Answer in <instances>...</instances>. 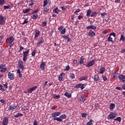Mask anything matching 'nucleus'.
<instances>
[{
    "label": "nucleus",
    "mask_w": 125,
    "mask_h": 125,
    "mask_svg": "<svg viewBox=\"0 0 125 125\" xmlns=\"http://www.w3.org/2000/svg\"><path fill=\"white\" fill-rule=\"evenodd\" d=\"M97 14V12H93L91 14V17H94V16H96Z\"/></svg>",
    "instance_id": "obj_41"
},
{
    "label": "nucleus",
    "mask_w": 125,
    "mask_h": 125,
    "mask_svg": "<svg viewBox=\"0 0 125 125\" xmlns=\"http://www.w3.org/2000/svg\"><path fill=\"white\" fill-rule=\"evenodd\" d=\"M5 2V0H0V5H3Z\"/></svg>",
    "instance_id": "obj_44"
},
{
    "label": "nucleus",
    "mask_w": 125,
    "mask_h": 125,
    "mask_svg": "<svg viewBox=\"0 0 125 125\" xmlns=\"http://www.w3.org/2000/svg\"><path fill=\"white\" fill-rule=\"evenodd\" d=\"M29 52H30V50L28 49L27 51H24L23 52V58H22V60L24 62H26V61H27V56H28V55H29Z\"/></svg>",
    "instance_id": "obj_5"
},
{
    "label": "nucleus",
    "mask_w": 125,
    "mask_h": 125,
    "mask_svg": "<svg viewBox=\"0 0 125 125\" xmlns=\"http://www.w3.org/2000/svg\"><path fill=\"white\" fill-rule=\"evenodd\" d=\"M48 10H49V7L48 6L44 7L43 12V13H47L48 12Z\"/></svg>",
    "instance_id": "obj_23"
},
{
    "label": "nucleus",
    "mask_w": 125,
    "mask_h": 125,
    "mask_svg": "<svg viewBox=\"0 0 125 125\" xmlns=\"http://www.w3.org/2000/svg\"><path fill=\"white\" fill-rule=\"evenodd\" d=\"M46 24H47V23L46 22V21H43L42 23V26L44 27L45 26H46Z\"/></svg>",
    "instance_id": "obj_56"
},
{
    "label": "nucleus",
    "mask_w": 125,
    "mask_h": 125,
    "mask_svg": "<svg viewBox=\"0 0 125 125\" xmlns=\"http://www.w3.org/2000/svg\"><path fill=\"white\" fill-rule=\"evenodd\" d=\"M64 77H65V74L64 73H62L60 74V76H59V81L60 82H62V80H63Z\"/></svg>",
    "instance_id": "obj_17"
},
{
    "label": "nucleus",
    "mask_w": 125,
    "mask_h": 125,
    "mask_svg": "<svg viewBox=\"0 0 125 125\" xmlns=\"http://www.w3.org/2000/svg\"><path fill=\"white\" fill-rule=\"evenodd\" d=\"M5 18L2 16V15H0V25L5 24Z\"/></svg>",
    "instance_id": "obj_8"
},
{
    "label": "nucleus",
    "mask_w": 125,
    "mask_h": 125,
    "mask_svg": "<svg viewBox=\"0 0 125 125\" xmlns=\"http://www.w3.org/2000/svg\"><path fill=\"white\" fill-rule=\"evenodd\" d=\"M30 10H31V9H30V8H27L25 10H23L22 11V13H27V12H29Z\"/></svg>",
    "instance_id": "obj_39"
},
{
    "label": "nucleus",
    "mask_w": 125,
    "mask_h": 125,
    "mask_svg": "<svg viewBox=\"0 0 125 125\" xmlns=\"http://www.w3.org/2000/svg\"><path fill=\"white\" fill-rule=\"evenodd\" d=\"M91 14V10L90 9H89L88 10H87L86 17H89Z\"/></svg>",
    "instance_id": "obj_29"
},
{
    "label": "nucleus",
    "mask_w": 125,
    "mask_h": 125,
    "mask_svg": "<svg viewBox=\"0 0 125 125\" xmlns=\"http://www.w3.org/2000/svg\"><path fill=\"white\" fill-rule=\"evenodd\" d=\"M53 98H54V99H58V98H60V95H57L56 94H54L53 95Z\"/></svg>",
    "instance_id": "obj_38"
},
{
    "label": "nucleus",
    "mask_w": 125,
    "mask_h": 125,
    "mask_svg": "<svg viewBox=\"0 0 125 125\" xmlns=\"http://www.w3.org/2000/svg\"><path fill=\"white\" fill-rule=\"evenodd\" d=\"M61 115V112H54L52 113V117H53V121H58V122H62L63 120L67 118V115L65 114ZM59 116V117H57Z\"/></svg>",
    "instance_id": "obj_1"
},
{
    "label": "nucleus",
    "mask_w": 125,
    "mask_h": 125,
    "mask_svg": "<svg viewBox=\"0 0 125 125\" xmlns=\"http://www.w3.org/2000/svg\"><path fill=\"white\" fill-rule=\"evenodd\" d=\"M33 125H38V122H37V120H35L34 122H33Z\"/></svg>",
    "instance_id": "obj_57"
},
{
    "label": "nucleus",
    "mask_w": 125,
    "mask_h": 125,
    "mask_svg": "<svg viewBox=\"0 0 125 125\" xmlns=\"http://www.w3.org/2000/svg\"><path fill=\"white\" fill-rule=\"evenodd\" d=\"M107 42H113V38L111 37V36H109L107 39Z\"/></svg>",
    "instance_id": "obj_42"
},
{
    "label": "nucleus",
    "mask_w": 125,
    "mask_h": 125,
    "mask_svg": "<svg viewBox=\"0 0 125 125\" xmlns=\"http://www.w3.org/2000/svg\"><path fill=\"white\" fill-rule=\"evenodd\" d=\"M117 115V112H112L107 116V119L108 120H114Z\"/></svg>",
    "instance_id": "obj_4"
},
{
    "label": "nucleus",
    "mask_w": 125,
    "mask_h": 125,
    "mask_svg": "<svg viewBox=\"0 0 125 125\" xmlns=\"http://www.w3.org/2000/svg\"><path fill=\"white\" fill-rule=\"evenodd\" d=\"M109 36L111 37V36H113L114 38H116V33L115 32H112L110 34Z\"/></svg>",
    "instance_id": "obj_50"
},
{
    "label": "nucleus",
    "mask_w": 125,
    "mask_h": 125,
    "mask_svg": "<svg viewBox=\"0 0 125 125\" xmlns=\"http://www.w3.org/2000/svg\"><path fill=\"white\" fill-rule=\"evenodd\" d=\"M8 124V118L7 117H5L3 118V121H2V125H7Z\"/></svg>",
    "instance_id": "obj_14"
},
{
    "label": "nucleus",
    "mask_w": 125,
    "mask_h": 125,
    "mask_svg": "<svg viewBox=\"0 0 125 125\" xmlns=\"http://www.w3.org/2000/svg\"><path fill=\"white\" fill-rule=\"evenodd\" d=\"M36 52H37V51L36 50H34L31 53L32 56H35V55H36Z\"/></svg>",
    "instance_id": "obj_47"
},
{
    "label": "nucleus",
    "mask_w": 125,
    "mask_h": 125,
    "mask_svg": "<svg viewBox=\"0 0 125 125\" xmlns=\"http://www.w3.org/2000/svg\"><path fill=\"white\" fill-rule=\"evenodd\" d=\"M5 67V64H0V69H1L0 71L1 72V73H4V72H5V71H6V67Z\"/></svg>",
    "instance_id": "obj_12"
},
{
    "label": "nucleus",
    "mask_w": 125,
    "mask_h": 125,
    "mask_svg": "<svg viewBox=\"0 0 125 125\" xmlns=\"http://www.w3.org/2000/svg\"><path fill=\"white\" fill-rule=\"evenodd\" d=\"M3 87H4V88H6L5 89H6L8 88L7 83H6L5 84H3Z\"/></svg>",
    "instance_id": "obj_59"
},
{
    "label": "nucleus",
    "mask_w": 125,
    "mask_h": 125,
    "mask_svg": "<svg viewBox=\"0 0 125 125\" xmlns=\"http://www.w3.org/2000/svg\"><path fill=\"white\" fill-rule=\"evenodd\" d=\"M70 70V66L67 65L66 66L65 68L64 69V71H69Z\"/></svg>",
    "instance_id": "obj_49"
},
{
    "label": "nucleus",
    "mask_w": 125,
    "mask_h": 125,
    "mask_svg": "<svg viewBox=\"0 0 125 125\" xmlns=\"http://www.w3.org/2000/svg\"><path fill=\"white\" fill-rule=\"evenodd\" d=\"M44 42V39H43V37H41L38 41V42L37 43V47H40L42 43Z\"/></svg>",
    "instance_id": "obj_6"
},
{
    "label": "nucleus",
    "mask_w": 125,
    "mask_h": 125,
    "mask_svg": "<svg viewBox=\"0 0 125 125\" xmlns=\"http://www.w3.org/2000/svg\"><path fill=\"white\" fill-rule=\"evenodd\" d=\"M27 91L28 92V93H32V92H33V90L32 89V88H29L27 90Z\"/></svg>",
    "instance_id": "obj_55"
},
{
    "label": "nucleus",
    "mask_w": 125,
    "mask_h": 125,
    "mask_svg": "<svg viewBox=\"0 0 125 125\" xmlns=\"http://www.w3.org/2000/svg\"><path fill=\"white\" fill-rule=\"evenodd\" d=\"M115 89H117L118 90H122V89H123V88L121 87H116L115 88Z\"/></svg>",
    "instance_id": "obj_58"
},
{
    "label": "nucleus",
    "mask_w": 125,
    "mask_h": 125,
    "mask_svg": "<svg viewBox=\"0 0 125 125\" xmlns=\"http://www.w3.org/2000/svg\"><path fill=\"white\" fill-rule=\"evenodd\" d=\"M8 77L9 80L11 81H13V80L15 79V76L14 75V74L11 73L10 72H8Z\"/></svg>",
    "instance_id": "obj_9"
},
{
    "label": "nucleus",
    "mask_w": 125,
    "mask_h": 125,
    "mask_svg": "<svg viewBox=\"0 0 125 125\" xmlns=\"http://www.w3.org/2000/svg\"><path fill=\"white\" fill-rule=\"evenodd\" d=\"M86 84H83V83H79L77 84L75 87L76 88H81L82 90L83 89L84 87H85Z\"/></svg>",
    "instance_id": "obj_7"
},
{
    "label": "nucleus",
    "mask_w": 125,
    "mask_h": 125,
    "mask_svg": "<svg viewBox=\"0 0 125 125\" xmlns=\"http://www.w3.org/2000/svg\"><path fill=\"white\" fill-rule=\"evenodd\" d=\"M14 42V38H13V36L10 37L8 39H7L6 40V42H7V43H9L8 45L9 46H10V47H12V46H13L12 43Z\"/></svg>",
    "instance_id": "obj_2"
},
{
    "label": "nucleus",
    "mask_w": 125,
    "mask_h": 125,
    "mask_svg": "<svg viewBox=\"0 0 125 125\" xmlns=\"http://www.w3.org/2000/svg\"><path fill=\"white\" fill-rule=\"evenodd\" d=\"M36 1H37V0H31L29 1V6H32Z\"/></svg>",
    "instance_id": "obj_25"
},
{
    "label": "nucleus",
    "mask_w": 125,
    "mask_h": 125,
    "mask_svg": "<svg viewBox=\"0 0 125 125\" xmlns=\"http://www.w3.org/2000/svg\"><path fill=\"white\" fill-rule=\"evenodd\" d=\"M14 118H19V117H23V114L22 113H18L17 114L14 115Z\"/></svg>",
    "instance_id": "obj_26"
},
{
    "label": "nucleus",
    "mask_w": 125,
    "mask_h": 125,
    "mask_svg": "<svg viewBox=\"0 0 125 125\" xmlns=\"http://www.w3.org/2000/svg\"><path fill=\"white\" fill-rule=\"evenodd\" d=\"M80 81H86V80H87V77L86 76H82L79 79Z\"/></svg>",
    "instance_id": "obj_30"
},
{
    "label": "nucleus",
    "mask_w": 125,
    "mask_h": 125,
    "mask_svg": "<svg viewBox=\"0 0 125 125\" xmlns=\"http://www.w3.org/2000/svg\"><path fill=\"white\" fill-rule=\"evenodd\" d=\"M47 3H48V0H45L43 1V6H45V5H47Z\"/></svg>",
    "instance_id": "obj_43"
},
{
    "label": "nucleus",
    "mask_w": 125,
    "mask_h": 125,
    "mask_svg": "<svg viewBox=\"0 0 125 125\" xmlns=\"http://www.w3.org/2000/svg\"><path fill=\"white\" fill-rule=\"evenodd\" d=\"M82 118H85V117H86V113L82 114Z\"/></svg>",
    "instance_id": "obj_60"
},
{
    "label": "nucleus",
    "mask_w": 125,
    "mask_h": 125,
    "mask_svg": "<svg viewBox=\"0 0 125 125\" xmlns=\"http://www.w3.org/2000/svg\"><path fill=\"white\" fill-rule=\"evenodd\" d=\"M66 32V28H63L61 31V33L62 35H64V34H65V33Z\"/></svg>",
    "instance_id": "obj_46"
},
{
    "label": "nucleus",
    "mask_w": 125,
    "mask_h": 125,
    "mask_svg": "<svg viewBox=\"0 0 125 125\" xmlns=\"http://www.w3.org/2000/svg\"><path fill=\"white\" fill-rule=\"evenodd\" d=\"M23 49H24V47L20 45V49L18 51V52H21L22 51V50H23Z\"/></svg>",
    "instance_id": "obj_45"
},
{
    "label": "nucleus",
    "mask_w": 125,
    "mask_h": 125,
    "mask_svg": "<svg viewBox=\"0 0 125 125\" xmlns=\"http://www.w3.org/2000/svg\"><path fill=\"white\" fill-rule=\"evenodd\" d=\"M79 62H78V60H75L73 61V64H78Z\"/></svg>",
    "instance_id": "obj_61"
},
{
    "label": "nucleus",
    "mask_w": 125,
    "mask_h": 125,
    "mask_svg": "<svg viewBox=\"0 0 125 125\" xmlns=\"http://www.w3.org/2000/svg\"><path fill=\"white\" fill-rule=\"evenodd\" d=\"M79 100L81 102H84V101H85V98H84V97H83L82 96H80L79 97Z\"/></svg>",
    "instance_id": "obj_28"
},
{
    "label": "nucleus",
    "mask_w": 125,
    "mask_h": 125,
    "mask_svg": "<svg viewBox=\"0 0 125 125\" xmlns=\"http://www.w3.org/2000/svg\"><path fill=\"white\" fill-rule=\"evenodd\" d=\"M101 16H105V15H107V13L104 12V13H102L101 14Z\"/></svg>",
    "instance_id": "obj_62"
},
{
    "label": "nucleus",
    "mask_w": 125,
    "mask_h": 125,
    "mask_svg": "<svg viewBox=\"0 0 125 125\" xmlns=\"http://www.w3.org/2000/svg\"><path fill=\"white\" fill-rule=\"evenodd\" d=\"M102 78L104 82H106L108 80L106 76H102Z\"/></svg>",
    "instance_id": "obj_52"
},
{
    "label": "nucleus",
    "mask_w": 125,
    "mask_h": 125,
    "mask_svg": "<svg viewBox=\"0 0 125 125\" xmlns=\"http://www.w3.org/2000/svg\"><path fill=\"white\" fill-rule=\"evenodd\" d=\"M24 19L23 22L21 23L22 25H24V24H27L29 21H28V18H23Z\"/></svg>",
    "instance_id": "obj_33"
},
{
    "label": "nucleus",
    "mask_w": 125,
    "mask_h": 125,
    "mask_svg": "<svg viewBox=\"0 0 125 125\" xmlns=\"http://www.w3.org/2000/svg\"><path fill=\"white\" fill-rule=\"evenodd\" d=\"M31 88L32 90V91H34V90H36V89H37V88H38V86H35Z\"/></svg>",
    "instance_id": "obj_54"
},
{
    "label": "nucleus",
    "mask_w": 125,
    "mask_h": 125,
    "mask_svg": "<svg viewBox=\"0 0 125 125\" xmlns=\"http://www.w3.org/2000/svg\"><path fill=\"white\" fill-rule=\"evenodd\" d=\"M120 41L123 42H125V37H124V36L123 35H121V37L120 38Z\"/></svg>",
    "instance_id": "obj_31"
},
{
    "label": "nucleus",
    "mask_w": 125,
    "mask_h": 125,
    "mask_svg": "<svg viewBox=\"0 0 125 125\" xmlns=\"http://www.w3.org/2000/svg\"><path fill=\"white\" fill-rule=\"evenodd\" d=\"M69 78H70V79H75V74L73 73H71L69 74Z\"/></svg>",
    "instance_id": "obj_36"
},
{
    "label": "nucleus",
    "mask_w": 125,
    "mask_h": 125,
    "mask_svg": "<svg viewBox=\"0 0 125 125\" xmlns=\"http://www.w3.org/2000/svg\"><path fill=\"white\" fill-rule=\"evenodd\" d=\"M24 63L23 61L21 60H20L18 62V65L20 69H21V70H24V65H23Z\"/></svg>",
    "instance_id": "obj_11"
},
{
    "label": "nucleus",
    "mask_w": 125,
    "mask_h": 125,
    "mask_svg": "<svg viewBox=\"0 0 125 125\" xmlns=\"http://www.w3.org/2000/svg\"><path fill=\"white\" fill-rule=\"evenodd\" d=\"M38 16L37 14L36 15H34L32 17V19H34V20L37 19V18H38Z\"/></svg>",
    "instance_id": "obj_48"
},
{
    "label": "nucleus",
    "mask_w": 125,
    "mask_h": 125,
    "mask_svg": "<svg viewBox=\"0 0 125 125\" xmlns=\"http://www.w3.org/2000/svg\"><path fill=\"white\" fill-rule=\"evenodd\" d=\"M0 90H1V91H5V90H6V89H4L3 88V86H2V85L0 84Z\"/></svg>",
    "instance_id": "obj_40"
},
{
    "label": "nucleus",
    "mask_w": 125,
    "mask_h": 125,
    "mask_svg": "<svg viewBox=\"0 0 125 125\" xmlns=\"http://www.w3.org/2000/svg\"><path fill=\"white\" fill-rule=\"evenodd\" d=\"M62 38L63 39H65V40H68V39H69V38H70V36L69 35H67L66 36L64 35V36H62Z\"/></svg>",
    "instance_id": "obj_53"
},
{
    "label": "nucleus",
    "mask_w": 125,
    "mask_h": 125,
    "mask_svg": "<svg viewBox=\"0 0 125 125\" xmlns=\"http://www.w3.org/2000/svg\"><path fill=\"white\" fill-rule=\"evenodd\" d=\"M118 73L117 72H115L112 74V76H113L114 79H118Z\"/></svg>",
    "instance_id": "obj_27"
},
{
    "label": "nucleus",
    "mask_w": 125,
    "mask_h": 125,
    "mask_svg": "<svg viewBox=\"0 0 125 125\" xmlns=\"http://www.w3.org/2000/svg\"><path fill=\"white\" fill-rule=\"evenodd\" d=\"M53 12H54V13H57V14H58V13H59L60 12L59 10H58V8L56 7L55 9H54L53 10Z\"/></svg>",
    "instance_id": "obj_37"
},
{
    "label": "nucleus",
    "mask_w": 125,
    "mask_h": 125,
    "mask_svg": "<svg viewBox=\"0 0 125 125\" xmlns=\"http://www.w3.org/2000/svg\"><path fill=\"white\" fill-rule=\"evenodd\" d=\"M105 72V67L102 66L100 69V74H104Z\"/></svg>",
    "instance_id": "obj_24"
},
{
    "label": "nucleus",
    "mask_w": 125,
    "mask_h": 125,
    "mask_svg": "<svg viewBox=\"0 0 125 125\" xmlns=\"http://www.w3.org/2000/svg\"><path fill=\"white\" fill-rule=\"evenodd\" d=\"M79 11H80V10L79 9H77L74 12L75 14H77V13H78Z\"/></svg>",
    "instance_id": "obj_63"
},
{
    "label": "nucleus",
    "mask_w": 125,
    "mask_h": 125,
    "mask_svg": "<svg viewBox=\"0 0 125 125\" xmlns=\"http://www.w3.org/2000/svg\"><path fill=\"white\" fill-rule=\"evenodd\" d=\"M40 68L41 70H44L45 69V62H42L40 64Z\"/></svg>",
    "instance_id": "obj_19"
},
{
    "label": "nucleus",
    "mask_w": 125,
    "mask_h": 125,
    "mask_svg": "<svg viewBox=\"0 0 125 125\" xmlns=\"http://www.w3.org/2000/svg\"><path fill=\"white\" fill-rule=\"evenodd\" d=\"M115 107H116V105L115 104H110V106H109V109L110 111H113V110L115 109Z\"/></svg>",
    "instance_id": "obj_22"
},
{
    "label": "nucleus",
    "mask_w": 125,
    "mask_h": 125,
    "mask_svg": "<svg viewBox=\"0 0 125 125\" xmlns=\"http://www.w3.org/2000/svg\"><path fill=\"white\" fill-rule=\"evenodd\" d=\"M10 7V5H4V9H9Z\"/></svg>",
    "instance_id": "obj_51"
},
{
    "label": "nucleus",
    "mask_w": 125,
    "mask_h": 125,
    "mask_svg": "<svg viewBox=\"0 0 125 125\" xmlns=\"http://www.w3.org/2000/svg\"><path fill=\"white\" fill-rule=\"evenodd\" d=\"M94 63H95V61L94 60H93L88 62V63L86 65V67H91L92 65L94 64Z\"/></svg>",
    "instance_id": "obj_13"
},
{
    "label": "nucleus",
    "mask_w": 125,
    "mask_h": 125,
    "mask_svg": "<svg viewBox=\"0 0 125 125\" xmlns=\"http://www.w3.org/2000/svg\"><path fill=\"white\" fill-rule=\"evenodd\" d=\"M61 8L62 9V10H66V8L64 6H61Z\"/></svg>",
    "instance_id": "obj_64"
},
{
    "label": "nucleus",
    "mask_w": 125,
    "mask_h": 125,
    "mask_svg": "<svg viewBox=\"0 0 125 125\" xmlns=\"http://www.w3.org/2000/svg\"><path fill=\"white\" fill-rule=\"evenodd\" d=\"M93 80L94 82H98V81L100 80V78H99V76L98 75H95L93 78Z\"/></svg>",
    "instance_id": "obj_21"
},
{
    "label": "nucleus",
    "mask_w": 125,
    "mask_h": 125,
    "mask_svg": "<svg viewBox=\"0 0 125 125\" xmlns=\"http://www.w3.org/2000/svg\"><path fill=\"white\" fill-rule=\"evenodd\" d=\"M88 36L89 37H94L95 36V33L93 31L90 30L88 32Z\"/></svg>",
    "instance_id": "obj_16"
},
{
    "label": "nucleus",
    "mask_w": 125,
    "mask_h": 125,
    "mask_svg": "<svg viewBox=\"0 0 125 125\" xmlns=\"http://www.w3.org/2000/svg\"><path fill=\"white\" fill-rule=\"evenodd\" d=\"M17 107H18V104L13 103L8 107V110H10V111H14V110L17 109Z\"/></svg>",
    "instance_id": "obj_3"
},
{
    "label": "nucleus",
    "mask_w": 125,
    "mask_h": 125,
    "mask_svg": "<svg viewBox=\"0 0 125 125\" xmlns=\"http://www.w3.org/2000/svg\"><path fill=\"white\" fill-rule=\"evenodd\" d=\"M64 95L67 98H71L72 97V94L68 92H65Z\"/></svg>",
    "instance_id": "obj_20"
},
{
    "label": "nucleus",
    "mask_w": 125,
    "mask_h": 125,
    "mask_svg": "<svg viewBox=\"0 0 125 125\" xmlns=\"http://www.w3.org/2000/svg\"><path fill=\"white\" fill-rule=\"evenodd\" d=\"M84 60V58L83 56H82L80 58V64H83V61Z\"/></svg>",
    "instance_id": "obj_32"
},
{
    "label": "nucleus",
    "mask_w": 125,
    "mask_h": 125,
    "mask_svg": "<svg viewBox=\"0 0 125 125\" xmlns=\"http://www.w3.org/2000/svg\"><path fill=\"white\" fill-rule=\"evenodd\" d=\"M119 80H120V81L122 83H125V75L120 74L119 76Z\"/></svg>",
    "instance_id": "obj_10"
},
{
    "label": "nucleus",
    "mask_w": 125,
    "mask_h": 125,
    "mask_svg": "<svg viewBox=\"0 0 125 125\" xmlns=\"http://www.w3.org/2000/svg\"><path fill=\"white\" fill-rule=\"evenodd\" d=\"M114 121H117V122L121 123V122L122 121V118H121V117H118L114 119Z\"/></svg>",
    "instance_id": "obj_35"
},
{
    "label": "nucleus",
    "mask_w": 125,
    "mask_h": 125,
    "mask_svg": "<svg viewBox=\"0 0 125 125\" xmlns=\"http://www.w3.org/2000/svg\"><path fill=\"white\" fill-rule=\"evenodd\" d=\"M96 28H97L96 26L94 25H89L86 27V29H87V30H88L89 29H91L92 30H96Z\"/></svg>",
    "instance_id": "obj_15"
},
{
    "label": "nucleus",
    "mask_w": 125,
    "mask_h": 125,
    "mask_svg": "<svg viewBox=\"0 0 125 125\" xmlns=\"http://www.w3.org/2000/svg\"><path fill=\"white\" fill-rule=\"evenodd\" d=\"M93 120L92 119H90L89 122L87 123L86 125H93Z\"/></svg>",
    "instance_id": "obj_34"
},
{
    "label": "nucleus",
    "mask_w": 125,
    "mask_h": 125,
    "mask_svg": "<svg viewBox=\"0 0 125 125\" xmlns=\"http://www.w3.org/2000/svg\"><path fill=\"white\" fill-rule=\"evenodd\" d=\"M35 35L34 37V40H36V39H37V38L39 37L40 34H41V32H40V31H39V30H37L35 31Z\"/></svg>",
    "instance_id": "obj_18"
}]
</instances>
